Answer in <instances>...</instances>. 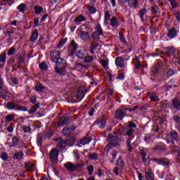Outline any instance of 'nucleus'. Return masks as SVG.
Returning a JSON list of instances; mask_svg holds the SVG:
<instances>
[{"instance_id":"1","label":"nucleus","mask_w":180,"mask_h":180,"mask_svg":"<svg viewBox=\"0 0 180 180\" xmlns=\"http://www.w3.org/2000/svg\"><path fill=\"white\" fill-rule=\"evenodd\" d=\"M108 143L104 148L105 153H109L110 148H113L115 146H120V141L122 139L117 136H114L112 134L108 135L107 139Z\"/></svg>"},{"instance_id":"2","label":"nucleus","mask_w":180,"mask_h":180,"mask_svg":"<svg viewBox=\"0 0 180 180\" xmlns=\"http://www.w3.org/2000/svg\"><path fill=\"white\" fill-rule=\"evenodd\" d=\"M85 164L84 163H77L73 164L72 162H68L65 164V167L68 171L73 172L77 171V169H79V168H82V167H84Z\"/></svg>"},{"instance_id":"3","label":"nucleus","mask_w":180,"mask_h":180,"mask_svg":"<svg viewBox=\"0 0 180 180\" xmlns=\"http://www.w3.org/2000/svg\"><path fill=\"white\" fill-rule=\"evenodd\" d=\"M156 56H167V57H172L175 54V49L174 48H166L165 51L156 49Z\"/></svg>"},{"instance_id":"4","label":"nucleus","mask_w":180,"mask_h":180,"mask_svg":"<svg viewBox=\"0 0 180 180\" xmlns=\"http://www.w3.org/2000/svg\"><path fill=\"white\" fill-rule=\"evenodd\" d=\"M58 150L52 149L49 153V158L53 164V165L57 164L58 162Z\"/></svg>"},{"instance_id":"5","label":"nucleus","mask_w":180,"mask_h":180,"mask_svg":"<svg viewBox=\"0 0 180 180\" xmlns=\"http://www.w3.org/2000/svg\"><path fill=\"white\" fill-rule=\"evenodd\" d=\"M53 63H56V67L55 68V71L57 72V74H61V69L63 68V66L64 64H65V60L61 58H59L56 59Z\"/></svg>"},{"instance_id":"6","label":"nucleus","mask_w":180,"mask_h":180,"mask_svg":"<svg viewBox=\"0 0 180 180\" xmlns=\"http://www.w3.org/2000/svg\"><path fill=\"white\" fill-rule=\"evenodd\" d=\"M142 67V68H146L147 67V64L144 61V58L141 56L139 58H136V63L135 64V68L137 70Z\"/></svg>"},{"instance_id":"7","label":"nucleus","mask_w":180,"mask_h":180,"mask_svg":"<svg viewBox=\"0 0 180 180\" xmlns=\"http://www.w3.org/2000/svg\"><path fill=\"white\" fill-rule=\"evenodd\" d=\"M68 122V116L66 115L63 118H61L58 122H55L53 124V127L57 129L58 127H60V126H65Z\"/></svg>"},{"instance_id":"8","label":"nucleus","mask_w":180,"mask_h":180,"mask_svg":"<svg viewBox=\"0 0 180 180\" xmlns=\"http://www.w3.org/2000/svg\"><path fill=\"white\" fill-rule=\"evenodd\" d=\"M74 130H75V127L67 126L63 128L62 133L64 136H70V134H72V133H74Z\"/></svg>"},{"instance_id":"9","label":"nucleus","mask_w":180,"mask_h":180,"mask_svg":"<svg viewBox=\"0 0 180 180\" xmlns=\"http://www.w3.org/2000/svg\"><path fill=\"white\" fill-rule=\"evenodd\" d=\"M168 140H171L172 144L174 143H176V141L178 140V134L176 131H172L170 134L167 136Z\"/></svg>"},{"instance_id":"10","label":"nucleus","mask_w":180,"mask_h":180,"mask_svg":"<svg viewBox=\"0 0 180 180\" xmlns=\"http://www.w3.org/2000/svg\"><path fill=\"white\" fill-rule=\"evenodd\" d=\"M78 49V44L75 43V41L72 40L70 43V50L71 56H74Z\"/></svg>"},{"instance_id":"11","label":"nucleus","mask_w":180,"mask_h":180,"mask_svg":"<svg viewBox=\"0 0 180 180\" xmlns=\"http://www.w3.org/2000/svg\"><path fill=\"white\" fill-rule=\"evenodd\" d=\"M85 94H86V89H85V87H82L79 89V91L77 93L78 99H84V97L85 96Z\"/></svg>"},{"instance_id":"12","label":"nucleus","mask_w":180,"mask_h":180,"mask_svg":"<svg viewBox=\"0 0 180 180\" xmlns=\"http://www.w3.org/2000/svg\"><path fill=\"white\" fill-rule=\"evenodd\" d=\"M115 64L117 67H119L120 68H124L125 65H124V60L122 58H117L115 59Z\"/></svg>"},{"instance_id":"13","label":"nucleus","mask_w":180,"mask_h":180,"mask_svg":"<svg viewBox=\"0 0 180 180\" xmlns=\"http://www.w3.org/2000/svg\"><path fill=\"white\" fill-rule=\"evenodd\" d=\"M131 138H129L127 140V146L128 147V150L129 153H131L134 148H136V145L134 143H131Z\"/></svg>"},{"instance_id":"14","label":"nucleus","mask_w":180,"mask_h":180,"mask_svg":"<svg viewBox=\"0 0 180 180\" xmlns=\"http://www.w3.org/2000/svg\"><path fill=\"white\" fill-rule=\"evenodd\" d=\"M60 58V51H53L51 53V58L53 60V61H56V60H58V58Z\"/></svg>"},{"instance_id":"15","label":"nucleus","mask_w":180,"mask_h":180,"mask_svg":"<svg viewBox=\"0 0 180 180\" xmlns=\"http://www.w3.org/2000/svg\"><path fill=\"white\" fill-rule=\"evenodd\" d=\"M110 25L112 27H117L120 26L119 20L115 16L110 19Z\"/></svg>"},{"instance_id":"16","label":"nucleus","mask_w":180,"mask_h":180,"mask_svg":"<svg viewBox=\"0 0 180 180\" xmlns=\"http://www.w3.org/2000/svg\"><path fill=\"white\" fill-rule=\"evenodd\" d=\"M177 33L178 32H176V30H175V28H171L168 32L167 36L170 39H174L176 37Z\"/></svg>"},{"instance_id":"17","label":"nucleus","mask_w":180,"mask_h":180,"mask_svg":"<svg viewBox=\"0 0 180 180\" xmlns=\"http://www.w3.org/2000/svg\"><path fill=\"white\" fill-rule=\"evenodd\" d=\"M99 47V44L96 42H92L91 45L90 46V53L91 54H95V51H96V49Z\"/></svg>"},{"instance_id":"18","label":"nucleus","mask_w":180,"mask_h":180,"mask_svg":"<svg viewBox=\"0 0 180 180\" xmlns=\"http://www.w3.org/2000/svg\"><path fill=\"white\" fill-rule=\"evenodd\" d=\"M115 116L117 119L122 120L124 117V112L122 110H117L115 112Z\"/></svg>"},{"instance_id":"19","label":"nucleus","mask_w":180,"mask_h":180,"mask_svg":"<svg viewBox=\"0 0 180 180\" xmlns=\"http://www.w3.org/2000/svg\"><path fill=\"white\" fill-rule=\"evenodd\" d=\"M25 153L23 152H16L13 155L14 160H23Z\"/></svg>"},{"instance_id":"20","label":"nucleus","mask_w":180,"mask_h":180,"mask_svg":"<svg viewBox=\"0 0 180 180\" xmlns=\"http://www.w3.org/2000/svg\"><path fill=\"white\" fill-rule=\"evenodd\" d=\"M18 108V104L13 102H9L7 103V109L8 110H15Z\"/></svg>"},{"instance_id":"21","label":"nucleus","mask_w":180,"mask_h":180,"mask_svg":"<svg viewBox=\"0 0 180 180\" xmlns=\"http://www.w3.org/2000/svg\"><path fill=\"white\" fill-rule=\"evenodd\" d=\"M172 105L174 106V108L176 110H179L180 109V100H178L177 98H175L172 101Z\"/></svg>"},{"instance_id":"22","label":"nucleus","mask_w":180,"mask_h":180,"mask_svg":"<svg viewBox=\"0 0 180 180\" xmlns=\"http://www.w3.org/2000/svg\"><path fill=\"white\" fill-rule=\"evenodd\" d=\"M97 124L100 129H103L106 126V122H105V117H102Z\"/></svg>"},{"instance_id":"23","label":"nucleus","mask_w":180,"mask_h":180,"mask_svg":"<svg viewBox=\"0 0 180 180\" xmlns=\"http://www.w3.org/2000/svg\"><path fill=\"white\" fill-rule=\"evenodd\" d=\"M86 18L82 15H79L75 19V23H81V22H85Z\"/></svg>"},{"instance_id":"24","label":"nucleus","mask_w":180,"mask_h":180,"mask_svg":"<svg viewBox=\"0 0 180 180\" xmlns=\"http://www.w3.org/2000/svg\"><path fill=\"white\" fill-rule=\"evenodd\" d=\"M128 4L130 8H137L139 0H128Z\"/></svg>"},{"instance_id":"25","label":"nucleus","mask_w":180,"mask_h":180,"mask_svg":"<svg viewBox=\"0 0 180 180\" xmlns=\"http://www.w3.org/2000/svg\"><path fill=\"white\" fill-rule=\"evenodd\" d=\"M145 178L146 180H154V174L151 172H146Z\"/></svg>"},{"instance_id":"26","label":"nucleus","mask_w":180,"mask_h":180,"mask_svg":"<svg viewBox=\"0 0 180 180\" xmlns=\"http://www.w3.org/2000/svg\"><path fill=\"white\" fill-rule=\"evenodd\" d=\"M91 137L89 136H86L84 138H83L81 141L80 143L81 144H82L83 146H85L86 144H89V143H91Z\"/></svg>"},{"instance_id":"27","label":"nucleus","mask_w":180,"mask_h":180,"mask_svg":"<svg viewBox=\"0 0 180 180\" xmlns=\"http://www.w3.org/2000/svg\"><path fill=\"white\" fill-rule=\"evenodd\" d=\"M117 151L116 150H113L112 154H111V159L110 160V162H111V164H113L115 162V160H116V157H117Z\"/></svg>"},{"instance_id":"28","label":"nucleus","mask_w":180,"mask_h":180,"mask_svg":"<svg viewBox=\"0 0 180 180\" xmlns=\"http://www.w3.org/2000/svg\"><path fill=\"white\" fill-rule=\"evenodd\" d=\"M42 143H43V136H41V134H39L37 137V144H38L39 147H41Z\"/></svg>"},{"instance_id":"29","label":"nucleus","mask_w":180,"mask_h":180,"mask_svg":"<svg viewBox=\"0 0 180 180\" xmlns=\"http://www.w3.org/2000/svg\"><path fill=\"white\" fill-rule=\"evenodd\" d=\"M39 108H40L39 104H36L34 105L32 108L29 111V115H33V113L37 112V109H39Z\"/></svg>"},{"instance_id":"30","label":"nucleus","mask_w":180,"mask_h":180,"mask_svg":"<svg viewBox=\"0 0 180 180\" xmlns=\"http://www.w3.org/2000/svg\"><path fill=\"white\" fill-rule=\"evenodd\" d=\"M99 63L101 64L102 67L105 68V70L108 69V67L109 65L108 61L102 59L99 60Z\"/></svg>"},{"instance_id":"31","label":"nucleus","mask_w":180,"mask_h":180,"mask_svg":"<svg viewBox=\"0 0 180 180\" xmlns=\"http://www.w3.org/2000/svg\"><path fill=\"white\" fill-rule=\"evenodd\" d=\"M152 161H155L156 164H159L160 165H168V161L165 160H158L157 159H153Z\"/></svg>"},{"instance_id":"32","label":"nucleus","mask_w":180,"mask_h":180,"mask_svg":"<svg viewBox=\"0 0 180 180\" xmlns=\"http://www.w3.org/2000/svg\"><path fill=\"white\" fill-rule=\"evenodd\" d=\"M146 13H147V10H146V8H143L139 12V18H141L142 22H144V15H146Z\"/></svg>"},{"instance_id":"33","label":"nucleus","mask_w":180,"mask_h":180,"mask_svg":"<svg viewBox=\"0 0 180 180\" xmlns=\"http://www.w3.org/2000/svg\"><path fill=\"white\" fill-rule=\"evenodd\" d=\"M81 39H83V40H88L89 39V34L86 32H82L80 34Z\"/></svg>"},{"instance_id":"34","label":"nucleus","mask_w":180,"mask_h":180,"mask_svg":"<svg viewBox=\"0 0 180 180\" xmlns=\"http://www.w3.org/2000/svg\"><path fill=\"white\" fill-rule=\"evenodd\" d=\"M75 68L77 70H86V68H88V66H86L85 65H82L81 63H77L75 65Z\"/></svg>"},{"instance_id":"35","label":"nucleus","mask_w":180,"mask_h":180,"mask_svg":"<svg viewBox=\"0 0 180 180\" xmlns=\"http://www.w3.org/2000/svg\"><path fill=\"white\" fill-rule=\"evenodd\" d=\"M35 89L39 92H44V91H46V87H44L42 84H38Z\"/></svg>"},{"instance_id":"36","label":"nucleus","mask_w":180,"mask_h":180,"mask_svg":"<svg viewBox=\"0 0 180 180\" xmlns=\"http://www.w3.org/2000/svg\"><path fill=\"white\" fill-rule=\"evenodd\" d=\"M101 34H99L98 32H95L92 34L91 37L94 41H98L99 40V37Z\"/></svg>"},{"instance_id":"37","label":"nucleus","mask_w":180,"mask_h":180,"mask_svg":"<svg viewBox=\"0 0 180 180\" xmlns=\"http://www.w3.org/2000/svg\"><path fill=\"white\" fill-rule=\"evenodd\" d=\"M169 1L170 5L172 6V8L173 9H176V7L178 6V2H176V0H167Z\"/></svg>"},{"instance_id":"38","label":"nucleus","mask_w":180,"mask_h":180,"mask_svg":"<svg viewBox=\"0 0 180 180\" xmlns=\"http://www.w3.org/2000/svg\"><path fill=\"white\" fill-rule=\"evenodd\" d=\"M160 70V65H156L152 68V73L153 75H157L158 74V71Z\"/></svg>"},{"instance_id":"39","label":"nucleus","mask_w":180,"mask_h":180,"mask_svg":"<svg viewBox=\"0 0 180 180\" xmlns=\"http://www.w3.org/2000/svg\"><path fill=\"white\" fill-rule=\"evenodd\" d=\"M17 8L20 11V12L23 13V12H25V11H26V4H21L18 6V7Z\"/></svg>"},{"instance_id":"40","label":"nucleus","mask_w":180,"mask_h":180,"mask_svg":"<svg viewBox=\"0 0 180 180\" xmlns=\"http://www.w3.org/2000/svg\"><path fill=\"white\" fill-rule=\"evenodd\" d=\"M65 146H67V143L63 140H60L58 143V147H59V148H61V150L65 148Z\"/></svg>"},{"instance_id":"41","label":"nucleus","mask_w":180,"mask_h":180,"mask_svg":"<svg viewBox=\"0 0 180 180\" xmlns=\"http://www.w3.org/2000/svg\"><path fill=\"white\" fill-rule=\"evenodd\" d=\"M84 61L88 63H92V61H94V56H86L84 57Z\"/></svg>"},{"instance_id":"42","label":"nucleus","mask_w":180,"mask_h":180,"mask_svg":"<svg viewBox=\"0 0 180 180\" xmlns=\"http://www.w3.org/2000/svg\"><path fill=\"white\" fill-rule=\"evenodd\" d=\"M53 131L51 129H48L47 131L45 133V138L50 139V137H53Z\"/></svg>"},{"instance_id":"43","label":"nucleus","mask_w":180,"mask_h":180,"mask_svg":"<svg viewBox=\"0 0 180 180\" xmlns=\"http://www.w3.org/2000/svg\"><path fill=\"white\" fill-rule=\"evenodd\" d=\"M6 61V53L4 52L0 54V63H5Z\"/></svg>"},{"instance_id":"44","label":"nucleus","mask_w":180,"mask_h":180,"mask_svg":"<svg viewBox=\"0 0 180 180\" xmlns=\"http://www.w3.org/2000/svg\"><path fill=\"white\" fill-rule=\"evenodd\" d=\"M13 144L12 146H10V147H16L18 146V143H19V139L18 137H13L12 139Z\"/></svg>"},{"instance_id":"45","label":"nucleus","mask_w":180,"mask_h":180,"mask_svg":"<svg viewBox=\"0 0 180 180\" xmlns=\"http://www.w3.org/2000/svg\"><path fill=\"white\" fill-rule=\"evenodd\" d=\"M34 11H35V13H37V15H40V13H41V12H43V8L39 6H37L34 8Z\"/></svg>"},{"instance_id":"46","label":"nucleus","mask_w":180,"mask_h":180,"mask_svg":"<svg viewBox=\"0 0 180 180\" xmlns=\"http://www.w3.org/2000/svg\"><path fill=\"white\" fill-rule=\"evenodd\" d=\"M96 33H98V34H100V36H101V34H103V31L102 30V27H101V25H97L96 27Z\"/></svg>"},{"instance_id":"47","label":"nucleus","mask_w":180,"mask_h":180,"mask_svg":"<svg viewBox=\"0 0 180 180\" xmlns=\"http://www.w3.org/2000/svg\"><path fill=\"white\" fill-rule=\"evenodd\" d=\"M15 119V115H8L5 117L6 122H12Z\"/></svg>"},{"instance_id":"48","label":"nucleus","mask_w":180,"mask_h":180,"mask_svg":"<svg viewBox=\"0 0 180 180\" xmlns=\"http://www.w3.org/2000/svg\"><path fill=\"white\" fill-rule=\"evenodd\" d=\"M34 165L33 163L28 162L25 164V168L27 171H32L33 169Z\"/></svg>"},{"instance_id":"49","label":"nucleus","mask_w":180,"mask_h":180,"mask_svg":"<svg viewBox=\"0 0 180 180\" xmlns=\"http://www.w3.org/2000/svg\"><path fill=\"white\" fill-rule=\"evenodd\" d=\"M37 37H39V34L37 33V31H35L32 33L31 36V41H34V40H36Z\"/></svg>"},{"instance_id":"50","label":"nucleus","mask_w":180,"mask_h":180,"mask_svg":"<svg viewBox=\"0 0 180 180\" xmlns=\"http://www.w3.org/2000/svg\"><path fill=\"white\" fill-rule=\"evenodd\" d=\"M126 133H127V136H132V134L134 133V129H133V128H128L127 129Z\"/></svg>"},{"instance_id":"51","label":"nucleus","mask_w":180,"mask_h":180,"mask_svg":"<svg viewBox=\"0 0 180 180\" xmlns=\"http://www.w3.org/2000/svg\"><path fill=\"white\" fill-rule=\"evenodd\" d=\"M39 68L42 70V71H46V70H47V64L44 62L41 63L39 65Z\"/></svg>"},{"instance_id":"52","label":"nucleus","mask_w":180,"mask_h":180,"mask_svg":"<svg viewBox=\"0 0 180 180\" xmlns=\"http://www.w3.org/2000/svg\"><path fill=\"white\" fill-rule=\"evenodd\" d=\"M150 99L155 102H157V101H159L158 96L157 95H155V94H152L150 96Z\"/></svg>"},{"instance_id":"53","label":"nucleus","mask_w":180,"mask_h":180,"mask_svg":"<svg viewBox=\"0 0 180 180\" xmlns=\"http://www.w3.org/2000/svg\"><path fill=\"white\" fill-rule=\"evenodd\" d=\"M16 109H17V110H18L19 112H26V110H27V108H26L25 107L19 106L18 104H17Z\"/></svg>"},{"instance_id":"54","label":"nucleus","mask_w":180,"mask_h":180,"mask_svg":"<svg viewBox=\"0 0 180 180\" xmlns=\"http://www.w3.org/2000/svg\"><path fill=\"white\" fill-rule=\"evenodd\" d=\"M174 74H175V72L170 69L167 72L166 75H167V78H170V77H172V75H174Z\"/></svg>"},{"instance_id":"55","label":"nucleus","mask_w":180,"mask_h":180,"mask_svg":"<svg viewBox=\"0 0 180 180\" xmlns=\"http://www.w3.org/2000/svg\"><path fill=\"white\" fill-rule=\"evenodd\" d=\"M87 171H88L89 175H92L94 174V166L90 165L87 167Z\"/></svg>"},{"instance_id":"56","label":"nucleus","mask_w":180,"mask_h":180,"mask_svg":"<svg viewBox=\"0 0 180 180\" xmlns=\"http://www.w3.org/2000/svg\"><path fill=\"white\" fill-rule=\"evenodd\" d=\"M141 154L143 157V162H146L147 161V159H146V157L147 156V152H146V150H143L141 152Z\"/></svg>"},{"instance_id":"57","label":"nucleus","mask_w":180,"mask_h":180,"mask_svg":"<svg viewBox=\"0 0 180 180\" xmlns=\"http://www.w3.org/2000/svg\"><path fill=\"white\" fill-rule=\"evenodd\" d=\"M87 9H89V11L91 13H95V12H96V9L95 8L94 6H88Z\"/></svg>"},{"instance_id":"58","label":"nucleus","mask_w":180,"mask_h":180,"mask_svg":"<svg viewBox=\"0 0 180 180\" xmlns=\"http://www.w3.org/2000/svg\"><path fill=\"white\" fill-rule=\"evenodd\" d=\"M172 148H174L175 151H178L177 158L178 160H180V150L178 147L176 146H172Z\"/></svg>"},{"instance_id":"59","label":"nucleus","mask_w":180,"mask_h":180,"mask_svg":"<svg viewBox=\"0 0 180 180\" xmlns=\"http://www.w3.org/2000/svg\"><path fill=\"white\" fill-rule=\"evenodd\" d=\"M22 130L24 133H30L32 129H30V127L24 126L22 127Z\"/></svg>"},{"instance_id":"60","label":"nucleus","mask_w":180,"mask_h":180,"mask_svg":"<svg viewBox=\"0 0 180 180\" xmlns=\"http://www.w3.org/2000/svg\"><path fill=\"white\" fill-rule=\"evenodd\" d=\"M1 158L4 161H6L8 160V154H6V153H2L1 155Z\"/></svg>"},{"instance_id":"61","label":"nucleus","mask_w":180,"mask_h":180,"mask_svg":"<svg viewBox=\"0 0 180 180\" xmlns=\"http://www.w3.org/2000/svg\"><path fill=\"white\" fill-rule=\"evenodd\" d=\"M117 164L118 167H120V168H122V167H123V160H122V158H118Z\"/></svg>"},{"instance_id":"62","label":"nucleus","mask_w":180,"mask_h":180,"mask_svg":"<svg viewBox=\"0 0 180 180\" xmlns=\"http://www.w3.org/2000/svg\"><path fill=\"white\" fill-rule=\"evenodd\" d=\"M174 120L176 122V124H180V117L178 115L173 117Z\"/></svg>"},{"instance_id":"63","label":"nucleus","mask_w":180,"mask_h":180,"mask_svg":"<svg viewBox=\"0 0 180 180\" xmlns=\"http://www.w3.org/2000/svg\"><path fill=\"white\" fill-rule=\"evenodd\" d=\"M174 16H175V18H176L178 22H180V13L179 12H174L173 13Z\"/></svg>"},{"instance_id":"64","label":"nucleus","mask_w":180,"mask_h":180,"mask_svg":"<svg viewBox=\"0 0 180 180\" xmlns=\"http://www.w3.org/2000/svg\"><path fill=\"white\" fill-rule=\"evenodd\" d=\"M77 57H78V58H84V53H82L81 51H79L77 53H76Z\"/></svg>"}]
</instances>
